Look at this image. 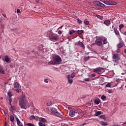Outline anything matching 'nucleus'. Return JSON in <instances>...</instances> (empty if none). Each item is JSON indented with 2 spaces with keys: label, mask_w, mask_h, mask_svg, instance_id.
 <instances>
[{
  "label": "nucleus",
  "mask_w": 126,
  "mask_h": 126,
  "mask_svg": "<svg viewBox=\"0 0 126 126\" xmlns=\"http://www.w3.org/2000/svg\"><path fill=\"white\" fill-rule=\"evenodd\" d=\"M10 120L11 122H13L14 121V117L13 116H10Z\"/></svg>",
  "instance_id": "38"
},
{
  "label": "nucleus",
  "mask_w": 126,
  "mask_h": 126,
  "mask_svg": "<svg viewBox=\"0 0 126 126\" xmlns=\"http://www.w3.org/2000/svg\"><path fill=\"white\" fill-rule=\"evenodd\" d=\"M11 31H13V32H14L16 31V30L13 29H11Z\"/></svg>",
  "instance_id": "55"
},
{
  "label": "nucleus",
  "mask_w": 126,
  "mask_h": 126,
  "mask_svg": "<svg viewBox=\"0 0 126 126\" xmlns=\"http://www.w3.org/2000/svg\"><path fill=\"white\" fill-rule=\"evenodd\" d=\"M17 13H21V11H20V10H19V9H17Z\"/></svg>",
  "instance_id": "53"
},
{
  "label": "nucleus",
  "mask_w": 126,
  "mask_h": 126,
  "mask_svg": "<svg viewBox=\"0 0 126 126\" xmlns=\"http://www.w3.org/2000/svg\"><path fill=\"white\" fill-rule=\"evenodd\" d=\"M67 78L68 83H69V84H72V83L73 82V80H72V79H70V75H67Z\"/></svg>",
  "instance_id": "13"
},
{
  "label": "nucleus",
  "mask_w": 126,
  "mask_h": 126,
  "mask_svg": "<svg viewBox=\"0 0 126 126\" xmlns=\"http://www.w3.org/2000/svg\"><path fill=\"white\" fill-rule=\"evenodd\" d=\"M16 122H17V124L18 125V126H23V125H22V123H21V122H20V120H19V119H18V118H16Z\"/></svg>",
  "instance_id": "18"
},
{
  "label": "nucleus",
  "mask_w": 126,
  "mask_h": 126,
  "mask_svg": "<svg viewBox=\"0 0 126 126\" xmlns=\"http://www.w3.org/2000/svg\"><path fill=\"white\" fill-rule=\"evenodd\" d=\"M90 58H93V56H91V57H90V56H88V57H86L84 58V61H85V62L88 61V60H89L90 59Z\"/></svg>",
  "instance_id": "24"
},
{
  "label": "nucleus",
  "mask_w": 126,
  "mask_h": 126,
  "mask_svg": "<svg viewBox=\"0 0 126 126\" xmlns=\"http://www.w3.org/2000/svg\"><path fill=\"white\" fill-rule=\"evenodd\" d=\"M4 61L7 63H9L11 62L10 58H8V56H6L4 57Z\"/></svg>",
  "instance_id": "14"
},
{
  "label": "nucleus",
  "mask_w": 126,
  "mask_h": 126,
  "mask_svg": "<svg viewBox=\"0 0 126 126\" xmlns=\"http://www.w3.org/2000/svg\"><path fill=\"white\" fill-rule=\"evenodd\" d=\"M38 126H47L46 125H45V124H43V123H41V122L38 123Z\"/></svg>",
  "instance_id": "30"
},
{
  "label": "nucleus",
  "mask_w": 126,
  "mask_h": 126,
  "mask_svg": "<svg viewBox=\"0 0 126 126\" xmlns=\"http://www.w3.org/2000/svg\"><path fill=\"white\" fill-rule=\"evenodd\" d=\"M123 34H124V35H126V31L125 32L123 33Z\"/></svg>",
  "instance_id": "60"
},
{
  "label": "nucleus",
  "mask_w": 126,
  "mask_h": 126,
  "mask_svg": "<svg viewBox=\"0 0 126 126\" xmlns=\"http://www.w3.org/2000/svg\"><path fill=\"white\" fill-rule=\"evenodd\" d=\"M60 29H62L63 28V26L60 27V28H58V29H60Z\"/></svg>",
  "instance_id": "59"
},
{
  "label": "nucleus",
  "mask_w": 126,
  "mask_h": 126,
  "mask_svg": "<svg viewBox=\"0 0 126 126\" xmlns=\"http://www.w3.org/2000/svg\"><path fill=\"white\" fill-rule=\"evenodd\" d=\"M103 42L104 44H107V43H108V41H107V39H104Z\"/></svg>",
  "instance_id": "42"
},
{
  "label": "nucleus",
  "mask_w": 126,
  "mask_h": 126,
  "mask_svg": "<svg viewBox=\"0 0 126 126\" xmlns=\"http://www.w3.org/2000/svg\"><path fill=\"white\" fill-rule=\"evenodd\" d=\"M44 82H45L46 83H48V82H49V79H44Z\"/></svg>",
  "instance_id": "45"
},
{
  "label": "nucleus",
  "mask_w": 126,
  "mask_h": 126,
  "mask_svg": "<svg viewBox=\"0 0 126 126\" xmlns=\"http://www.w3.org/2000/svg\"><path fill=\"white\" fill-rule=\"evenodd\" d=\"M28 100H29V97L26 96L25 94L22 95L19 99V105L22 109H26V104Z\"/></svg>",
  "instance_id": "1"
},
{
  "label": "nucleus",
  "mask_w": 126,
  "mask_h": 126,
  "mask_svg": "<svg viewBox=\"0 0 126 126\" xmlns=\"http://www.w3.org/2000/svg\"><path fill=\"white\" fill-rule=\"evenodd\" d=\"M111 86H112L111 83H108L105 85V87H111Z\"/></svg>",
  "instance_id": "31"
},
{
  "label": "nucleus",
  "mask_w": 126,
  "mask_h": 126,
  "mask_svg": "<svg viewBox=\"0 0 126 126\" xmlns=\"http://www.w3.org/2000/svg\"><path fill=\"white\" fill-rule=\"evenodd\" d=\"M35 2H37V3L39 2V0H35Z\"/></svg>",
  "instance_id": "58"
},
{
  "label": "nucleus",
  "mask_w": 126,
  "mask_h": 126,
  "mask_svg": "<svg viewBox=\"0 0 126 126\" xmlns=\"http://www.w3.org/2000/svg\"><path fill=\"white\" fill-rule=\"evenodd\" d=\"M104 68L103 67H97L96 68L94 69V72H95L96 73H99V72H102L103 70H104Z\"/></svg>",
  "instance_id": "9"
},
{
  "label": "nucleus",
  "mask_w": 126,
  "mask_h": 126,
  "mask_svg": "<svg viewBox=\"0 0 126 126\" xmlns=\"http://www.w3.org/2000/svg\"><path fill=\"white\" fill-rule=\"evenodd\" d=\"M51 112L53 115H55V116H56V117H62V113L58 111L57 109L54 107L51 108Z\"/></svg>",
  "instance_id": "4"
},
{
  "label": "nucleus",
  "mask_w": 126,
  "mask_h": 126,
  "mask_svg": "<svg viewBox=\"0 0 126 126\" xmlns=\"http://www.w3.org/2000/svg\"><path fill=\"white\" fill-rule=\"evenodd\" d=\"M74 76H75V73L73 72L70 76L71 78H73V77H74Z\"/></svg>",
  "instance_id": "36"
},
{
  "label": "nucleus",
  "mask_w": 126,
  "mask_h": 126,
  "mask_svg": "<svg viewBox=\"0 0 126 126\" xmlns=\"http://www.w3.org/2000/svg\"><path fill=\"white\" fill-rule=\"evenodd\" d=\"M94 4L95 5H97L98 6H100L101 7H105V4L101 3V2L99 1H95L94 2Z\"/></svg>",
  "instance_id": "10"
},
{
  "label": "nucleus",
  "mask_w": 126,
  "mask_h": 126,
  "mask_svg": "<svg viewBox=\"0 0 126 126\" xmlns=\"http://www.w3.org/2000/svg\"><path fill=\"white\" fill-rule=\"evenodd\" d=\"M63 31H59L58 32V34H59V35H62V34H63Z\"/></svg>",
  "instance_id": "46"
},
{
  "label": "nucleus",
  "mask_w": 126,
  "mask_h": 126,
  "mask_svg": "<svg viewBox=\"0 0 126 126\" xmlns=\"http://www.w3.org/2000/svg\"><path fill=\"white\" fill-rule=\"evenodd\" d=\"M46 105L47 106H51V105H52V102L51 101L48 100L46 102Z\"/></svg>",
  "instance_id": "28"
},
{
  "label": "nucleus",
  "mask_w": 126,
  "mask_h": 126,
  "mask_svg": "<svg viewBox=\"0 0 126 126\" xmlns=\"http://www.w3.org/2000/svg\"><path fill=\"white\" fill-rule=\"evenodd\" d=\"M112 27H114V26H112Z\"/></svg>",
  "instance_id": "61"
},
{
  "label": "nucleus",
  "mask_w": 126,
  "mask_h": 126,
  "mask_svg": "<svg viewBox=\"0 0 126 126\" xmlns=\"http://www.w3.org/2000/svg\"><path fill=\"white\" fill-rule=\"evenodd\" d=\"M124 25L123 24H120L119 25V30H121L122 28H123Z\"/></svg>",
  "instance_id": "40"
},
{
  "label": "nucleus",
  "mask_w": 126,
  "mask_h": 126,
  "mask_svg": "<svg viewBox=\"0 0 126 126\" xmlns=\"http://www.w3.org/2000/svg\"><path fill=\"white\" fill-rule=\"evenodd\" d=\"M84 81L89 82L90 81V79L89 78H87L84 79Z\"/></svg>",
  "instance_id": "34"
},
{
  "label": "nucleus",
  "mask_w": 126,
  "mask_h": 126,
  "mask_svg": "<svg viewBox=\"0 0 126 126\" xmlns=\"http://www.w3.org/2000/svg\"><path fill=\"white\" fill-rule=\"evenodd\" d=\"M106 97L104 95H103L101 96V99L103 100V101H105V99H106Z\"/></svg>",
  "instance_id": "35"
},
{
  "label": "nucleus",
  "mask_w": 126,
  "mask_h": 126,
  "mask_svg": "<svg viewBox=\"0 0 126 126\" xmlns=\"http://www.w3.org/2000/svg\"><path fill=\"white\" fill-rule=\"evenodd\" d=\"M96 17L97 18H99V19H101V20H102V19H103V17L101 16H100L99 15H96Z\"/></svg>",
  "instance_id": "32"
},
{
  "label": "nucleus",
  "mask_w": 126,
  "mask_h": 126,
  "mask_svg": "<svg viewBox=\"0 0 126 126\" xmlns=\"http://www.w3.org/2000/svg\"><path fill=\"white\" fill-rule=\"evenodd\" d=\"M94 76H96V74L95 73H93L92 74V77H94Z\"/></svg>",
  "instance_id": "51"
},
{
  "label": "nucleus",
  "mask_w": 126,
  "mask_h": 126,
  "mask_svg": "<svg viewBox=\"0 0 126 126\" xmlns=\"http://www.w3.org/2000/svg\"><path fill=\"white\" fill-rule=\"evenodd\" d=\"M62 63V58L59 55H55L53 56V60H51L49 63V64H60Z\"/></svg>",
  "instance_id": "2"
},
{
  "label": "nucleus",
  "mask_w": 126,
  "mask_h": 126,
  "mask_svg": "<svg viewBox=\"0 0 126 126\" xmlns=\"http://www.w3.org/2000/svg\"><path fill=\"white\" fill-rule=\"evenodd\" d=\"M84 23L85 25H88V24H89V22L86 20H85Z\"/></svg>",
  "instance_id": "37"
},
{
  "label": "nucleus",
  "mask_w": 126,
  "mask_h": 126,
  "mask_svg": "<svg viewBox=\"0 0 126 126\" xmlns=\"http://www.w3.org/2000/svg\"><path fill=\"white\" fill-rule=\"evenodd\" d=\"M39 123H47V119L44 118H39Z\"/></svg>",
  "instance_id": "16"
},
{
  "label": "nucleus",
  "mask_w": 126,
  "mask_h": 126,
  "mask_svg": "<svg viewBox=\"0 0 126 126\" xmlns=\"http://www.w3.org/2000/svg\"><path fill=\"white\" fill-rule=\"evenodd\" d=\"M87 123H83L81 126H85V125H87Z\"/></svg>",
  "instance_id": "57"
},
{
  "label": "nucleus",
  "mask_w": 126,
  "mask_h": 126,
  "mask_svg": "<svg viewBox=\"0 0 126 126\" xmlns=\"http://www.w3.org/2000/svg\"><path fill=\"white\" fill-rule=\"evenodd\" d=\"M95 45L98 46V47H102L103 46V40L101 37H98L95 40Z\"/></svg>",
  "instance_id": "6"
},
{
  "label": "nucleus",
  "mask_w": 126,
  "mask_h": 126,
  "mask_svg": "<svg viewBox=\"0 0 126 126\" xmlns=\"http://www.w3.org/2000/svg\"><path fill=\"white\" fill-rule=\"evenodd\" d=\"M124 46H125V43L124 42V41H123V40L122 39H121L120 41V42L117 45V47L118 48L121 49V48H123V47H124Z\"/></svg>",
  "instance_id": "12"
},
{
  "label": "nucleus",
  "mask_w": 126,
  "mask_h": 126,
  "mask_svg": "<svg viewBox=\"0 0 126 126\" xmlns=\"http://www.w3.org/2000/svg\"><path fill=\"white\" fill-rule=\"evenodd\" d=\"M112 60L114 63V65H117L119 63V61H120V56L118 54H113L112 56Z\"/></svg>",
  "instance_id": "3"
},
{
  "label": "nucleus",
  "mask_w": 126,
  "mask_h": 126,
  "mask_svg": "<svg viewBox=\"0 0 126 126\" xmlns=\"http://www.w3.org/2000/svg\"><path fill=\"white\" fill-rule=\"evenodd\" d=\"M99 123L101 125V126H108V124L107 122H105L103 121H100Z\"/></svg>",
  "instance_id": "19"
},
{
  "label": "nucleus",
  "mask_w": 126,
  "mask_h": 126,
  "mask_svg": "<svg viewBox=\"0 0 126 126\" xmlns=\"http://www.w3.org/2000/svg\"><path fill=\"white\" fill-rule=\"evenodd\" d=\"M77 33L79 35H82V33H83V30L77 31Z\"/></svg>",
  "instance_id": "27"
},
{
  "label": "nucleus",
  "mask_w": 126,
  "mask_h": 126,
  "mask_svg": "<svg viewBox=\"0 0 126 126\" xmlns=\"http://www.w3.org/2000/svg\"><path fill=\"white\" fill-rule=\"evenodd\" d=\"M104 24L106 25V26H109L111 24V22L109 20H106L104 22Z\"/></svg>",
  "instance_id": "15"
},
{
  "label": "nucleus",
  "mask_w": 126,
  "mask_h": 126,
  "mask_svg": "<svg viewBox=\"0 0 126 126\" xmlns=\"http://www.w3.org/2000/svg\"><path fill=\"white\" fill-rule=\"evenodd\" d=\"M8 95L9 96V97H12V96H13V94H12V93L10 92H8L7 93Z\"/></svg>",
  "instance_id": "26"
},
{
  "label": "nucleus",
  "mask_w": 126,
  "mask_h": 126,
  "mask_svg": "<svg viewBox=\"0 0 126 126\" xmlns=\"http://www.w3.org/2000/svg\"><path fill=\"white\" fill-rule=\"evenodd\" d=\"M75 32H76V31L72 30V31H70L69 33L70 35H72V34H73V33H75Z\"/></svg>",
  "instance_id": "29"
},
{
  "label": "nucleus",
  "mask_w": 126,
  "mask_h": 126,
  "mask_svg": "<svg viewBox=\"0 0 126 126\" xmlns=\"http://www.w3.org/2000/svg\"><path fill=\"white\" fill-rule=\"evenodd\" d=\"M14 88H15L16 89H18V88H19V83H18V82H17L14 83Z\"/></svg>",
  "instance_id": "17"
},
{
  "label": "nucleus",
  "mask_w": 126,
  "mask_h": 126,
  "mask_svg": "<svg viewBox=\"0 0 126 126\" xmlns=\"http://www.w3.org/2000/svg\"><path fill=\"white\" fill-rule=\"evenodd\" d=\"M94 103L96 105H99L100 104V99H96L94 100Z\"/></svg>",
  "instance_id": "23"
},
{
  "label": "nucleus",
  "mask_w": 126,
  "mask_h": 126,
  "mask_svg": "<svg viewBox=\"0 0 126 126\" xmlns=\"http://www.w3.org/2000/svg\"><path fill=\"white\" fill-rule=\"evenodd\" d=\"M0 73L2 74H4V70L2 68V67H0Z\"/></svg>",
  "instance_id": "25"
},
{
  "label": "nucleus",
  "mask_w": 126,
  "mask_h": 126,
  "mask_svg": "<svg viewBox=\"0 0 126 126\" xmlns=\"http://www.w3.org/2000/svg\"><path fill=\"white\" fill-rule=\"evenodd\" d=\"M99 118L100 119H103L104 121H107V119L106 118V116H105V115H100V116H99Z\"/></svg>",
  "instance_id": "20"
},
{
  "label": "nucleus",
  "mask_w": 126,
  "mask_h": 126,
  "mask_svg": "<svg viewBox=\"0 0 126 126\" xmlns=\"http://www.w3.org/2000/svg\"><path fill=\"white\" fill-rule=\"evenodd\" d=\"M11 108L12 110H15V107L14 106H11Z\"/></svg>",
  "instance_id": "54"
},
{
  "label": "nucleus",
  "mask_w": 126,
  "mask_h": 126,
  "mask_svg": "<svg viewBox=\"0 0 126 126\" xmlns=\"http://www.w3.org/2000/svg\"><path fill=\"white\" fill-rule=\"evenodd\" d=\"M75 46H80L83 49H85V46H84V44L82 43V42H81L80 41H79L75 43Z\"/></svg>",
  "instance_id": "11"
},
{
  "label": "nucleus",
  "mask_w": 126,
  "mask_h": 126,
  "mask_svg": "<svg viewBox=\"0 0 126 126\" xmlns=\"http://www.w3.org/2000/svg\"><path fill=\"white\" fill-rule=\"evenodd\" d=\"M120 81H121L120 79H118V78L116 79V81H117V82H119Z\"/></svg>",
  "instance_id": "50"
},
{
  "label": "nucleus",
  "mask_w": 126,
  "mask_h": 126,
  "mask_svg": "<svg viewBox=\"0 0 126 126\" xmlns=\"http://www.w3.org/2000/svg\"><path fill=\"white\" fill-rule=\"evenodd\" d=\"M102 2L107 5H117V2L115 1L109 0V1H104Z\"/></svg>",
  "instance_id": "7"
},
{
  "label": "nucleus",
  "mask_w": 126,
  "mask_h": 126,
  "mask_svg": "<svg viewBox=\"0 0 126 126\" xmlns=\"http://www.w3.org/2000/svg\"><path fill=\"white\" fill-rule=\"evenodd\" d=\"M68 110H71L73 109H72V107H71L70 106L68 107Z\"/></svg>",
  "instance_id": "52"
},
{
  "label": "nucleus",
  "mask_w": 126,
  "mask_h": 126,
  "mask_svg": "<svg viewBox=\"0 0 126 126\" xmlns=\"http://www.w3.org/2000/svg\"><path fill=\"white\" fill-rule=\"evenodd\" d=\"M80 112L77 109H73L70 110L69 115L70 117H74L76 114H79Z\"/></svg>",
  "instance_id": "5"
},
{
  "label": "nucleus",
  "mask_w": 126,
  "mask_h": 126,
  "mask_svg": "<svg viewBox=\"0 0 126 126\" xmlns=\"http://www.w3.org/2000/svg\"><path fill=\"white\" fill-rule=\"evenodd\" d=\"M120 52H121V49H120V48H118L116 50V53H120Z\"/></svg>",
  "instance_id": "48"
},
{
  "label": "nucleus",
  "mask_w": 126,
  "mask_h": 126,
  "mask_svg": "<svg viewBox=\"0 0 126 126\" xmlns=\"http://www.w3.org/2000/svg\"><path fill=\"white\" fill-rule=\"evenodd\" d=\"M77 22H78V23H79L80 24H81V23H82V21H81V20L79 19H77Z\"/></svg>",
  "instance_id": "44"
},
{
  "label": "nucleus",
  "mask_w": 126,
  "mask_h": 126,
  "mask_svg": "<svg viewBox=\"0 0 126 126\" xmlns=\"http://www.w3.org/2000/svg\"><path fill=\"white\" fill-rule=\"evenodd\" d=\"M102 114V111H96L95 113V115L96 117H98V116H100Z\"/></svg>",
  "instance_id": "22"
},
{
  "label": "nucleus",
  "mask_w": 126,
  "mask_h": 126,
  "mask_svg": "<svg viewBox=\"0 0 126 126\" xmlns=\"http://www.w3.org/2000/svg\"><path fill=\"white\" fill-rule=\"evenodd\" d=\"M3 17H5V18H6V15L5 14H3Z\"/></svg>",
  "instance_id": "56"
},
{
  "label": "nucleus",
  "mask_w": 126,
  "mask_h": 126,
  "mask_svg": "<svg viewBox=\"0 0 126 126\" xmlns=\"http://www.w3.org/2000/svg\"><path fill=\"white\" fill-rule=\"evenodd\" d=\"M15 91L17 93H19L20 92H21V90L20 89H17V90H15Z\"/></svg>",
  "instance_id": "43"
},
{
  "label": "nucleus",
  "mask_w": 126,
  "mask_h": 126,
  "mask_svg": "<svg viewBox=\"0 0 126 126\" xmlns=\"http://www.w3.org/2000/svg\"><path fill=\"white\" fill-rule=\"evenodd\" d=\"M30 120H34L35 119V116L32 115L30 117Z\"/></svg>",
  "instance_id": "41"
},
{
  "label": "nucleus",
  "mask_w": 126,
  "mask_h": 126,
  "mask_svg": "<svg viewBox=\"0 0 126 126\" xmlns=\"http://www.w3.org/2000/svg\"><path fill=\"white\" fill-rule=\"evenodd\" d=\"M1 27L2 29H4V27H5V26L3 24H1Z\"/></svg>",
  "instance_id": "47"
},
{
  "label": "nucleus",
  "mask_w": 126,
  "mask_h": 126,
  "mask_svg": "<svg viewBox=\"0 0 126 126\" xmlns=\"http://www.w3.org/2000/svg\"><path fill=\"white\" fill-rule=\"evenodd\" d=\"M112 92H113V91L112 90H109L108 91V93L109 94L112 93Z\"/></svg>",
  "instance_id": "49"
},
{
  "label": "nucleus",
  "mask_w": 126,
  "mask_h": 126,
  "mask_svg": "<svg viewBox=\"0 0 126 126\" xmlns=\"http://www.w3.org/2000/svg\"><path fill=\"white\" fill-rule=\"evenodd\" d=\"M49 39L50 41H59V40H60V37L59 36H49Z\"/></svg>",
  "instance_id": "8"
},
{
  "label": "nucleus",
  "mask_w": 126,
  "mask_h": 126,
  "mask_svg": "<svg viewBox=\"0 0 126 126\" xmlns=\"http://www.w3.org/2000/svg\"><path fill=\"white\" fill-rule=\"evenodd\" d=\"M2 113L3 114V115H6V114H7V111H6V110H3Z\"/></svg>",
  "instance_id": "33"
},
{
  "label": "nucleus",
  "mask_w": 126,
  "mask_h": 126,
  "mask_svg": "<svg viewBox=\"0 0 126 126\" xmlns=\"http://www.w3.org/2000/svg\"><path fill=\"white\" fill-rule=\"evenodd\" d=\"M12 101V98L11 97H9V103L11 105V102Z\"/></svg>",
  "instance_id": "39"
},
{
  "label": "nucleus",
  "mask_w": 126,
  "mask_h": 126,
  "mask_svg": "<svg viewBox=\"0 0 126 126\" xmlns=\"http://www.w3.org/2000/svg\"><path fill=\"white\" fill-rule=\"evenodd\" d=\"M114 32L116 34V35H117V36H119V35H120V32H119V31L118 30H117V29H116V28H114Z\"/></svg>",
  "instance_id": "21"
}]
</instances>
